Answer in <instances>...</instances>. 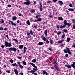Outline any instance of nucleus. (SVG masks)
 Returning <instances> with one entry per match:
<instances>
[{
    "mask_svg": "<svg viewBox=\"0 0 75 75\" xmlns=\"http://www.w3.org/2000/svg\"><path fill=\"white\" fill-rule=\"evenodd\" d=\"M39 3L40 4V7H39V10L40 11H42V10H43V9H42V3L41 2H39Z\"/></svg>",
    "mask_w": 75,
    "mask_h": 75,
    "instance_id": "nucleus-6",
    "label": "nucleus"
},
{
    "mask_svg": "<svg viewBox=\"0 0 75 75\" xmlns=\"http://www.w3.org/2000/svg\"><path fill=\"white\" fill-rule=\"evenodd\" d=\"M10 24H11L12 25H13L14 26H16L17 25V24L16 23H13V22L12 21H10Z\"/></svg>",
    "mask_w": 75,
    "mask_h": 75,
    "instance_id": "nucleus-11",
    "label": "nucleus"
},
{
    "mask_svg": "<svg viewBox=\"0 0 75 75\" xmlns=\"http://www.w3.org/2000/svg\"><path fill=\"white\" fill-rule=\"evenodd\" d=\"M56 27L58 28V30H59V25H57Z\"/></svg>",
    "mask_w": 75,
    "mask_h": 75,
    "instance_id": "nucleus-39",
    "label": "nucleus"
},
{
    "mask_svg": "<svg viewBox=\"0 0 75 75\" xmlns=\"http://www.w3.org/2000/svg\"><path fill=\"white\" fill-rule=\"evenodd\" d=\"M29 32L30 34H31V35H33V31L32 30H30Z\"/></svg>",
    "mask_w": 75,
    "mask_h": 75,
    "instance_id": "nucleus-33",
    "label": "nucleus"
},
{
    "mask_svg": "<svg viewBox=\"0 0 75 75\" xmlns=\"http://www.w3.org/2000/svg\"><path fill=\"white\" fill-rule=\"evenodd\" d=\"M17 58H18V59H20L21 58V57H20L19 56H18Z\"/></svg>",
    "mask_w": 75,
    "mask_h": 75,
    "instance_id": "nucleus-51",
    "label": "nucleus"
},
{
    "mask_svg": "<svg viewBox=\"0 0 75 75\" xmlns=\"http://www.w3.org/2000/svg\"><path fill=\"white\" fill-rule=\"evenodd\" d=\"M61 34V32L60 31H59V32H57V35H59V34Z\"/></svg>",
    "mask_w": 75,
    "mask_h": 75,
    "instance_id": "nucleus-41",
    "label": "nucleus"
},
{
    "mask_svg": "<svg viewBox=\"0 0 75 75\" xmlns=\"http://www.w3.org/2000/svg\"><path fill=\"white\" fill-rule=\"evenodd\" d=\"M18 14H18V15L19 16H22V15H21V13H18Z\"/></svg>",
    "mask_w": 75,
    "mask_h": 75,
    "instance_id": "nucleus-56",
    "label": "nucleus"
},
{
    "mask_svg": "<svg viewBox=\"0 0 75 75\" xmlns=\"http://www.w3.org/2000/svg\"><path fill=\"white\" fill-rule=\"evenodd\" d=\"M2 30H4V29H3V27H0V31H2Z\"/></svg>",
    "mask_w": 75,
    "mask_h": 75,
    "instance_id": "nucleus-35",
    "label": "nucleus"
},
{
    "mask_svg": "<svg viewBox=\"0 0 75 75\" xmlns=\"http://www.w3.org/2000/svg\"><path fill=\"white\" fill-rule=\"evenodd\" d=\"M58 3L59 5H62V4H63V2L61 1H58Z\"/></svg>",
    "mask_w": 75,
    "mask_h": 75,
    "instance_id": "nucleus-15",
    "label": "nucleus"
},
{
    "mask_svg": "<svg viewBox=\"0 0 75 75\" xmlns=\"http://www.w3.org/2000/svg\"><path fill=\"white\" fill-rule=\"evenodd\" d=\"M4 31H7V28H6L4 29Z\"/></svg>",
    "mask_w": 75,
    "mask_h": 75,
    "instance_id": "nucleus-53",
    "label": "nucleus"
},
{
    "mask_svg": "<svg viewBox=\"0 0 75 75\" xmlns=\"http://www.w3.org/2000/svg\"><path fill=\"white\" fill-rule=\"evenodd\" d=\"M19 23V25L21 26L22 25V23L21 22H20V21L19 20H18L17 21V24H18Z\"/></svg>",
    "mask_w": 75,
    "mask_h": 75,
    "instance_id": "nucleus-13",
    "label": "nucleus"
},
{
    "mask_svg": "<svg viewBox=\"0 0 75 75\" xmlns=\"http://www.w3.org/2000/svg\"><path fill=\"white\" fill-rule=\"evenodd\" d=\"M10 62L11 64H13V59H11L10 60Z\"/></svg>",
    "mask_w": 75,
    "mask_h": 75,
    "instance_id": "nucleus-40",
    "label": "nucleus"
},
{
    "mask_svg": "<svg viewBox=\"0 0 75 75\" xmlns=\"http://www.w3.org/2000/svg\"><path fill=\"white\" fill-rule=\"evenodd\" d=\"M33 74H34V75H38V74L37 73H33Z\"/></svg>",
    "mask_w": 75,
    "mask_h": 75,
    "instance_id": "nucleus-64",
    "label": "nucleus"
},
{
    "mask_svg": "<svg viewBox=\"0 0 75 75\" xmlns=\"http://www.w3.org/2000/svg\"><path fill=\"white\" fill-rule=\"evenodd\" d=\"M7 6L9 7H10L11 6V5H7Z\"/></svg>",
    "mask_w": 75,
    "mask_h": 75,
    "instance_id": "nucleus-58",
    "label": "nucleus"
},
{
    "mask_svg": "<svg viewBox=\"0 0 75 75\" xmlns=\"http://www.w3.org/2000/svg\"><path fill=\"white\" fill-rule=\"evenodd\" d=\"M14 71L15 74H16V75H18V71H17V70L16 69H14Z\"/></svg>",
    "mask_w": 75,
    "mask_h": 75,
    "instance_id": "nucleus-18",
    "label": "nucleus"
},
{
    "mask_svg": "<svg viewBox=\"0 0 75 75\" xmlns=\"http://www.w3.org/2000/svg\"><path fill=\"white\" fill-rule=\"evenodd\" d=\"M64 25H61L60 26V29H62V28H64L65 27H66V25H68V27H71V24L69 23H67V20H65L64 21Z\"/></svg>",
    "mask_w": 75,
    "mask_h": 75,
    "instance_id": "nucleus-1",
    "label": "nucleus"
},
{
    "mask_svg": "<svg viewBox=\"0 0 75 75\" xmlns=\"http://www.w3.org/2000/svg\"><path fill=\"white\" fill-rule=\"evenodd\" d=\"M23 64L24 65H27V63H26V62L23 61Z\"/></svg>",
    "mask_w": 75,
    "mask_h": 75,
    "instance_id": "nucleus-30",
    "label": "nucleus"
},
{
    "mask_svg": "<svg viewBox=\"0 0 75 75\" xmlns=\"http://www.w3.org/2000/svg\"><path fill=\"white\" fill-rule=\"evenodd\" d=\"M49 49L50 51H52V49H51V48H49Z\"/></svg>",
    "mask_w": 75,
    "mask_h": 75,
    "instance_id": "nucleus-57",
    "label": "nucleus"
},
{
    "mask_svg": "<svg viewBox=\"0 0 75 75\" xmlns=\"http://www.w3.org/2000/svg\"><path fill=\"white\" fill-rule=\"evenodd\" d=\"M36 3H37V2H36V1H34L33 4H34V5H35L36 4Z\"/></svg>",
    "mask_w": 75,
    "mask_h": 75,
    "instance_id": "nucleus-50",
    "label": "nucleus"
},
{
    "mask_svg": "<svg viewBox=\"0 0 75 75\" xmlns=\"http://www.w3.org/2000/svg\"><path fill=\"white\" fill-rule=\"evenodd\" d=\"M29 64H31L32 65V66H33V67L35 65L34 63H29Z\"/></svg>",
    "mask_w": 75,
    "mask_h": 75,
    "instance_id": "nucleus-31",
    "label": "nucleus"
},
{
    "mask_svg": "<svg viewBox=\"0 0 75 75\" xmlns=\"http://www.w3.org/2000/svg\"><path fill=\"white\" fill-rule=\"evenodd\" d=\"M73 27L74 29H75V23H74L73 25Z\"/></svg>",
    "mask_w": 75,
    "mask_h": 75,
    "instance_id": "nucleus-42",
    "label": "nucleus"
},
{
    "mask_svg": "<svg viewBox=\"0 0 75 75\" xmlns=\"http://www.w3.org/2000/svg\"><path fill=\"white\" fill-rule=\"evenodd\" d=\"M41 38H42L43 40L44 41H46V38L44 37V35H42L41 36Z\"/></svg>",
    "mask_w": 75,
    "mask_h": 75,
    "instance_id": "nucleus-10",
    "label": "nucleus"
},
{
    "mask_svg": "<svg viewBox=\"0 0 75 75\" xmlns=\"http://www.w3.org/2000/svg\"><path fill=\"white\" fill-rule=\"evenodd\" d=\"M51 3V1H47V3Z\"/></svg>",
    "mask_w": 75,
    "mask_h": 75,
    "instance_id": "nucleus-46",
    "label": "nucleus"
},
{
    "mask_svg": "<svg viewBox=\"0 0 75 75\" xmlns=\"http://www.w3.org/2000/svg\"><path fill=\"white\" fill-rule=\"evenodd\" d=\"M65 56L66 57H68V54H65Z\"/></svg>",
    "mask_w": 75,
    "mask_h": 75,
    "instance_id": "nucleus-60",
    "label": "nucleus"
},
{
    "mask_svg": "<svg viewBox=\"0 0 75 75\" xmlns=\"http://www.w3.org/2000/svg\"><path fill=\"white\" fill-rule=\"evenodd\" d=\"M6 72H7V73H10V71L9 70H6Z\"/></svg>",
    "mask_w": 75,
    "mask_h": 75,
    "instance_id": "nucleus-48",
    "label": "nucleus"
},
{
    "mask_svg": "<svg viewBox=\"0 0 75 75\" xmlns=\"http://www.w3.org/2000/svg\"><path fill=\"white\" fill-rule=\"evenodd\" d=\"M17 19V18L16 16H14L12 18V20H16Z\"/></svg>",
    "mask_w": 75,
    "mask_h": 75,
    "instance_id": "nucleus-14",
    "label": "nucleus"
},
{
    "mask_svg": "<svg viewBox=\"0 0 75 75\" xmlns=\"http://www.w3.org/2000/svg\"><path fill=\"white\" fill-rule=\"evenodd\" d=\"M65 34H63L62 36V37L63 38H65Z\"/></svg>",
    "mask_w": 75,
    "mask_h": 75,
    "instance_id": "nucleus-43",
    "label": "nucleus"
},
{
    "mask_svg": "<svg viewBox=\"0 0 75 75\" xmlns=\"http://www.w3.org/2000/svg\"><path fill=\"white\" fill-rule=\"evenodd\" d=\"M41 14H39L37 15H36L35 16V18H38V17H41Z\"/></svg>",
    "mask_w": 75,
    "mask_h": 75,
    "instance_id": "nucleus-20",
    "label": "nucleus"
},
{
    "mask_svg": "<svg viewBox=\"0 0 75 75\" xmlns=\"http://www.w3.org/2000/svg\"><path fill=\"white\" fill-rule=\"evenodd\" d=\"M57 1V0H53V1L54 3H56Z\"/></svg>",
    "mask_w": 75,
    "mask_h": 75,
    "instance_id": "nucleus-55",
    "label": "nucleus"
},
{
    "mask_svg": "<svg viewBox=\"0 0 75 75\" xmlns=\"http://www.w3.org/2000/svg\"><path fill=\"white\" fill-rule=\"evenodd\" d=\"M37 20L38 22L39 21H41L42 19L41 18H37Z\"/></svg>",
    "mask_w": 75,
    "mask_h": 75,
    "instance_id": "nucleus-29",
    "label": "nucleus"
},
{
    "mask_svg": "<svg viewBox=\"0 0 75 75\" xmlns=\"http://www.w3.org/2000/svg\"><path fill=\"white\" fill-rule=\"evenodd\" d=\"M73 64H71V65H69V64L65 65V67H67L68 68H72V67H73V68L74 69H75V62H72Z\"/></svg>",
    "mask_w": 75,
    "mask_h": 75,
    "instance_id": "nucleus-2",
    "label": "nucleus"
},
{
    "mask_svg": "<svg viewBox=\"0 0 75 75\" xmlns=\"http://www.w3.org/2000/svg\"><path fill=\"white\" fill-rule=\"evenodd\" d=\"M72 23H75V20H73L72 21Z\"/></svg>",
    "mask_w": 75,
    "mask_h": 75,
    "instance_id": "nucleus-62",
    "label": "nucleus"
},
{
    "mask_svg": "<svg viewBox=\"0 0 75 75\" xmlns=\"http://www.w3.org/2000/svg\"><path fill=\"white\" fill-rule=\"evenodd\" d=\"M44 33L45 36L47 35V34H48V31H47V30H45L44 32Z\"/></svg>",
    "mask_w": 75,
    "mask_h": 75,
    "instance_id": "nucleus-19",
    "label": "nucleus"
},
{
    "mask_svg": "<svg viewBox=\"0 0 75 75\" xmlns=\"http://www.w3.org/2000/svg\"><path fill=\"white\" fill-rule=\"evenodd\" d=\"M13 41H14L15 42H18V40H17L16 39H13Z\"/></svg>",
    "mask_w": 75,
    "mask_h": 75,
    "instance_id": "nucleus-26",
    "label": "nucleus"
},
{
    "mask_svg": "<svg viewBox=\"0 0 75 75\" xmlns=\"http://www.w3.org/2000/svg\"><path fill=\"white\" fill-rule=\"evenodd\" d=\"M54 67L55 69H56V70H57V71H59V68H58V67L57 66V65H55L54 66Z\"/></svg>",
    "mask_w": 75,
    "mask_h": 75,
    "instance_id": "nucleus-9",
    "label": "nucleus"
},
{
    "mask_svg": "<svg viewBox=\"0 0 75 75\" xmlns=\"http://www.w3.org/2000/svg\"><path fill=\"white\" fill-rule=\"evenodd\" d=\"M66 40H67V42H69L71 40V38H67Z\"/></svg>",
    "mask_w": 75,
    "mask_h": 75,
    "instance_id": "nucleus-28",
    "label": "nucleus"
},
{
    "mask_svg": "<svg viewBox=\"0 0 75 75\" xmlns=\"http://www.w3.org/2000/svg\"><path fill=\"white\" fill-rule=\"evenodd\" d=\"M49 40L50 44L52 45L53 44H54V41H53V40H52L50 39H49Z\"/></svg>",
    "mask_w": 75,
    "mask_h": 75,
    "instance_id": "nucleus-12",
    "label": "nucleus"
},
{
    "mask_svg": "<svg viewBox=\"0 0 75 75\" xmlns=\"http://www.w3.org/2000/svg\"><path fill=\"white\" fill-rule=\"evenodd\" d=\"M63 31H64L65 32V33H67V32H68V30H67L65 29L63 30Z\"/></svg>",
    "mask_w": 75,
    "mask_h": 75,
    "instance_id": "nucleus-38",
    "label": "nucleus"
},
{
    "mask_svg": "<svg viewBox=\"0 0 75 75\" xmlns=\"http://www.w3.org/2000/svg\"><path fill=\"white\" fill-rule=\"evenodd\" d=\"M1 21L2 24H4V20H3V19H1Z\"/></svg>",
    "mask_w": 75,
    "mask_h": 75,
    "instance_id": "nucleus-37",
    "label": "nucleus"
},
{
    "mask_svg": "<svg viewBox=\"0 0 75 75\" xmlns=\"http://www.w3.org/2000/svg\"><path fill=\"white\" fill-rule=\"evenodd\" d=\"M37 59L36 58L35 59H34L33 60H32V62H33L34 63H35L36 62V60Z\"/></svg>",
    "mask_w": 75,
    "mask_h": 75,
    "instance_id": "nucleus-32",
    "label": "nucleus"
},
{
    "mask_svg": "<svg viewBox=\"0 0 75 75\" xmlns=\"http://www.w3.org/2000/svg\"><path fill=\"white\" fill-rule=\"evenodd\" d=\"M58 20H62V21H63L64 20V19H63V18H62V17H58Z\"/></svg>",
    "mask_w": 75,
    "mask_h": 75,
    "instance_id": "nucleus-22",
    "label": "nucleus"
},
{
    "mask_svg": "<svg viewBox=\"0 0 75 75\" xmlns=\"http://www.w3.org/2000/svg\"><path fill=\"white\" fill-rule=\"evenodd\" d=\"M27 35H28V36H29V35H30V33H27Z\"/></svg>",
    "mask_w": 75,
    "mask_h": 75,
    "instance_id": "nucleus-52",
    "label": "nucleus"
},
{
    "mask_svg": "<svg viewBox=\"0 0 75 75\" xmlns=\"http://www.w3.org/2000/svg\"><path fill=\"white\" fill-rule=\"evenodd\" d=\"M26 49H27V48H26V47H24L23 48V52L24 53V54H25L26 52Z\"/></svg>",
    "mask_w": 75,
    "mask_h": 75,
    "instance_id": "nucleus-17",
    "label": "nucleus"
},
{
    "mask_svg": "<svg viewBox=\"0 0 75 75\" xmlns=\"http://www.w3.org/2000/svg\"><path fill=\"white\" fill-rule=\"evenodd\" d=\"M31 13H34V12H35V10H31Z\"/></svg>",
    "mask_w": 75,
    "mask_h": 75,
    "instance_id": "nucleus-45",
    "label": "nucleus"
},
{
    "mask_svg": "<svg viewBox=\"0 0 75 75\" xmlns=\"http://www.w3.org/2000/svg\"><path fill=\"white\" fill-rule=\"evenodd\" d=\"M26 2H25L23 3L24 4H26V5L29 6L30 4V0H26Z\"/></svg>",
    "mask_w": 75,
    "mask_h": 75,
    "instance_id": "nucleus-7",
    "label": "nucleus"
},
{
    "mask_svg": "<svg viewBox=\"0 0 75 75\" xmlns=\"http://www.w3.org/2000/svg\"><path fill=\"white\" fill-rule=\"evenodd\" d=\"M30 21L29 20H28L26 21V23L28 25H30V21Z\"/></svg>",
    "mask_w": 75,
    "mask_h": 75,
    "instance_id": "nucleus-21",
    "label": "nucleus"
},
{
    "mask_svg": "<svg viewBox=\"0 0 75 75\" xmlns=\"http://www.w3.org/2000/svg\"><path fill=\"white\" fill-rule=\"evenodd\" d=\"M19 49H21L23 48V45H21L19 46Z\"/></svg>",
    "mask_w": 75,
    "mask_h": 75,
    "instance_id": "nucleus-16",
    "label": "nucleus"
},
{
    "mask_svg": "<svg viewBox=\"0 0 75 75\" xmlns=\"http://www.w3.org/2000/svg\"><path fill=\"white\" fill-rule=\"evenodd\" d=\"M69 6L70 7H72V5L71 3L69 4Z\"/></svg>",
    "mask_w": 75,
    "mask_h": 75,
    "instance_id": "nucleus-47",
    "label": "nucleus"
},
{
    "mask_svg": "<svg viewBox=\"0 0 75 75\" xmlns=\"http://www.w3.org/2000/svg\"><path fill=\"white\" fill-rule=\"evenodd\" d=\"M68 10L70 11H74V9L72 8H69Z\"/></svg>",
    "mask_w": 75,
    "mask_h": 75,
    "instance_id": "nucleus-34",
    "label": "nucleus"
},
{
    "mask_svg": "<svg viewBox=\"0 0 75 75\" xmlns=\"http://www.w3.org/2000/svg\"><path fill=\"white\" fill-rule=\"evenodd\" d=\"M46 44H49L50 43V42L49 41H46Z\"/></svg>",
    "mask_w": 75,
    "mask_h": 75,
    "instance_id": "nucleus-61",
    "label": "nucleus"
},
{
    "mask_svg": "<svg viewBox=\"0 0 75 75\" xmlns=\"http://www.w3.org/2000/svg\"><path fill=\"white\" fill-rule=\"evenodd\" d=\"M72 47H73V48H75V43L74 44V45L72 46Z\"/></svg>",
    "mask_w": 75,
    "mask_h": 75,
    "instance_id": "nucleus-63",
    "label": "nucleus"
},
{
    "mask_svg": "<svg viewBox=\"0 0 75 75\" xmlns=\"http://www.w3.org/2000/svg\"><path fill=\"white\" fill-rule=\"evenodd\" d=\"M5 45H2L1 46V47L2 48L4 49V47H5Z\"/></svg>",
    "mask_w": 75,
    "mask_h": 75,
    "instance_id": "nucleus-44",
    "label": "nucleus"
},
{
    "mask_svg": "<svg viewBox=\"0 0 75 75\" xmlns=\"http://www.w3.org/2000/svg\"><path fill=\"white\" fill-rule=\"evenodd\" d=\"M63 41L64 40H60L58 41V43L59 44H62L63 42Z\"/></svg>",
    "mask_w": 75,
    "mask_h": 75,
    "instance_id": "nucleus-24",
    "label": "nucleus"
},
{
    "mask_svg": "<svg viewBox=\"0 0 75 75\" xmlns=\"http://www.w3.org/2000/svg\"><path fill=\"white\" fill-rule=\"evenodd\" d=\"M4 44L5 46L6 47H10L12 46V45H11V42L8 43L6 41H5Z\"/></svg>",
    "mask_w": 75,
    "mask_h": 75,
    "instance_id": "nucleus-4",
    "label": "nucleus"
},
{
    "mask_svg": "<svg viewBox=\"0 0 75 75\" xmlns=\"http://www.w3.org/2000/svg\"><path fill=\"white\" fill-rule=\"evenodd\" d=\"M38 69H35V68H34L33 69V70L34 71H38Z\"/></svg>",
    "mask_w": 75,
    "mask_h": 75,
    "instance_id": "nucleus-36",
    "label": "nucleus"
},
{
    "mask_svg": "<svg viewBox=\"0 0 75 75\" xmlns=\"http://www.w3.org/2000/svg\"><path fill=\"white\" fill-rule=\"evenodd\" d=\"M17 63L18 65H19V67L21 69L23 68V66L22 65H21V64L20 63V62H17Z\"/></svg>",
    "mask_w": 75,
    "mask_h": 75,
    "instance_id": "nucleus-8",
    "label": "nucleus"
},
{
    "mask_svg": "<svg viewBox=\"0 0 75 75\" xmlns=\"http://www.w3.org/2000/svg\"><path fill=\"white\" fill-rule=\"evenodd\" d=\"M52 17H53V16L50 15L49 16V17H50V18H52Z\"/></svg>",
    "mask_w": 75,
    "mask_h": 75,
    "instance_id": "nucleus-54",
    "label": "nucleus"
},
{
    "mask_svg": "<svg viewBox=\"0 0 75 75\" xmlns=\"http://www.w3.org/2000/svg\"><path fill=\"white\" fill-rule=\"evenodd\" d=\"M66 49H64V53H68L69 54V55H71V50H70L69 49V48L68 47H66Z\"/></svg>",
    "mask_w": 75,
    "mask_h": 75,
    "instance_id": "nucleus-3",
    "label": "nucleus"
},
{
    "mask_svg": "<svg viewBox=\"0 0 75 75\" xmlns=\"http://www.w3.org/2000/svg\"><path fill=\"white\" fill-rule=\"evenodd\" d=\"M46 72V71H43L42 73L43 75H45V74Z\"/></svg>",
    "mask_w": 75,
    "mask_h": 75,
    "instance_id": "nucleus-49",
    "label": "nucleus"
},
{
    "mask_svg": "<svg viewBox=\"0 0 75 75\" xmlns=\"http://www.w3.org/2000/svg\"><path fill=\"white\" fill-rule=\"evenodd\" d=\"M20 75H24V74H23V73H19Z\"/></svg>",
    "mask_w": 75,
    "mask_h": 75,
    "instance_id": "nucleus-59",
    "label": "nucleus"
},
{
    "mask_svg": "<svg viewBox=\"0 0 75 75\" xmlns=\"http://www.w3.org/2000/svg\"><path fill=\"white\" fill-rule=\"evenodd\" d=\"M38 44L39 45H43V42H39L38 43Z\"/></svg>",
    "mask_w": 75,
    "mask_h": 75,
    "instance_id": "nucleus-27",
    "label": "nucleus"
},
{
    "mask_svg": "<svg viewBox=\"0 0 75 75\" xmlns=\"http://www.w3.org/2000/svg\"><path fill=\"white\" fill-rule=\"evenodd\" d=\"M12 66H13V67H14V66H16V67H18V64H17V63H13V64H12Z\"/></svg>",
    "mask_w": 75,
    "mask_h": 75,
    "instance_id": "nucleus-23",
    "label": "nucleus"
},
{
    "mask_svg": "<svg viewBox=\"0 0 75 75\" xmlns=\"http://www.w3.org/2000/svg\"><path fill=\"white\" fill-rule=\"evenodd\" d=\"M7 50H9L10 51H13L14 52H16V51H17V49L16 48H15V47H11V48H7Z\"/></svg>",
    "mask_w": 75,
    "mask_h": 75,
    "instance_id": "nucleus-5",
    "label": "nucleus"
},
{
    "mask_svg": "<svg viewBox=\"0 0 75 75\" xmlns=\"http://www.w3.org/2000/svg\"><path fill=\"white\" fill-rule=\"evenodd\" d=\"M35 72V70H31L29 71V72H30V73H32V74H33L34 73H35L34 72Z\"/></svg>",
    "mask_w": 75,
    "mask_h": 75,
    "instance_id": "nucleus-25",
    "label": "nucleus"
}]
</instances>
